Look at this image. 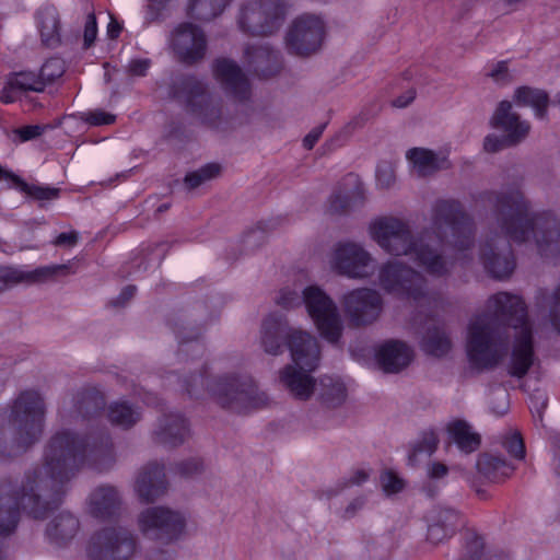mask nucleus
I'll use <instances>...</instances> for the list:
<instances>
[{"label":"nucleus","mask_w":560,"mask_h":560,"mask_svg":"<svg viewBox=\"0 0 560 560\" xmlns=\"http://www.w3.org/2000/svg\"><path fill=\"white\" fill-rule=\"evenodd\" d=\"M115 462L114 444L106 431L84 436L67 429L56 432L45 446L42 465L27 470L21 483L1 485L0 535L15 530L22 510L33 518H45L60 504L67 485L84 466L105 471Z\"/></svg>","instance_id":"1"},{"label":"nucleus","mask_w":560,"mask_h":560,"mask_svg":"<svg viewBox=\"0 0 560 560\" xmlns=\"http://www.w3.org/2000/svg\"><path fill=\"white\" fill-rule=\"evenodd\" d=\"M369 235L386 254L407 256L428 275L442 278L451 273L454 261L444 245L465 252L474 244L472 219L455 200H439L432 208L431 225L415 235L409 223L393 215L377 217L368 228Z\"/></svg>","instance_id":"2"},{"label":"nucleus","mask_w":560,"mask_h":560,"mask_svg":"<svg viewBox=\"0 0 560 560\" xmlns=\"http://www.w3.org/2000/svg\"><path fill=\"white\" fill-rule=\"evenodd\" d=\"M511 336L514 343L509 373L523 377L534 361L532 326L521 296L499 292L489 298L487 311L474 316L467 327L466 354L478 372L497 368L508 355Z\"/></svg>","instance_id":"3"},{"label":"nucleus","mask_w":560,"mask_h":560,"mask_svg":"<svg viewBox=\"0 0 560 560\" xmlns=\"http://www.w3.org/2000/svg\"><path fill=\"white\" fill-rule=\"evenodd\" d=\"M480 200L492 208V222L479 246V259L485 271L495 280H508L516 261L511 241L525 244L549 238L557 215L551 211L533 212L530 201L518 188L485 191Z\"/></svg>","instance_id":"4"},{"label":"nucleus","mask_w":560,"mask_h":560,"mask_svg":"<svg viewBox=\"0 0 560 560\" xmlns=\"http://www.w3.org/2000/svg\"><path fill=\"white\" fill-rule=\"evenodd\" d=\"M175 334L179 345L178 360L188 362L191 354V362L195 364L194 372L180 383L182 389L189 397L199 398L207 392L218 405L234 412H245L267 404V395L259 390L249 375L225 374L210 377L206 363H195L205 353V346L198 339L199 329L190 328L186 331L184 327L176 329Z\"/></svg>","instance_id":"5"},{"label":"nucleus","mask_w":560,"mask_h":560,"mask_svg":"<svg viewBox=\"0 0 560 560\" xmlns=\"http://www.w3.org/2000/svg\"><path fill=\"white\" fill-rule=\"evenodd\" d=\"M259 346L269 355H280L287 346L295 369L315 371L319 365L320 349L317 339L311 334L292 328L287 317L270 313L264 318L259 331Z\"/></svg>","instance_id":"6"},{"label":"nucleus","mask_w":560,"mask_h":560,"mask_svg":"<svg viewBox=\"0 0 560 560\" xmlns=\"http://www.w3.org/2000/svg\"><path fill=\"white\" fill-rule=\"evenodd\" d=\"M377 278L385 292L410 301L417 307L433 311L443 303L441 294L428 288V279L401 260L389 259L382 264Z\"/></svg>","instance_id":"7"},{"label":"nucleus","mask_w":560,"mask_h":560,"mask_svg":"<svg viewBox=\"0 0 560 560\" xmlns=\"http://www.w3.org/2000/svg\"><path fill=\"white\" fill-rule=\"evenodd\" d=\"M46 404L33 389L21 392L11 405L9 427L18 452H25L39 441L44 432Z\"/></svg>","instance_id":"8"},{"label":"nucleus","mask_w":560,"mask_h":560,"mask_svg":"<svg viewBox=\"0 0 560 560\" xmlns=\"http://www.w3.org/2000/svg\"><path fill=\"white\" fill-rule=\"evenodd\" d=\"M312 372L287 365L280 372V382L293 397L300 400H306L312 394H315L326 408L341 406L347 398L345 383L339 377L329 375L322 376L315 383L311 376Z\"/></svg>","instance_id":"9"},{"label":"nucleus","mask_w":560,"mask_h":560,"mask_svg":"<svg viewBox=\"0 0 560 560\" xmlns=\"http://www.w3.org/2000/svg\"><path fill=\"white\" fill-rule=\"evenodd\" d=\"M173 96L186 105L197 119L210 128H220L222 122V106L213 97L207 85L194 75L178 78L172 86Z\"/></svg>","instance_id":"10"},{"label":"nucleus","mask_w":560,"mask_h":560,"mask_svg":"<svg viewBox=\"0 0 560 560\" xmlns=\"http://www.w3.org/2000/svg\"><path fill=\"white\" fill-rule=\"evenodd\" d=\"M138 526L147 539L161 545H170L185 535L187 517L179 510L155 505L140 512Z\"/></svg>","instance_id":"11"},{"label":"nucleus","mask_w":560,"mask_h":560,"mask_svg":"<svg viewBox=\"0 0 560 560\" xmlns=\"http://www.w3.org/2000/svg\"><path fill=\"white\" fill-rule=\"evenodd\" d=\"M303 301L320 336L329 343L337 345L343 332V323L336 303L318 285L306 287Z\"/></svg>","instance_id":"12"},{"label":"nucleus","mask_w":560,"mask_h":560,"mask_svg":"<svg viewBox=\"0 0 560 560\" xmlns=\"http://www.w3.org/2000/svg\"><path fill=\"white\" fill-rule=\"evenodd\" d=\"M284 15L281 0H249L241 9L238 25L244 33L268 36L280 30Z\"/></svg>","instance_id":"13"},{"label":"nucleus","mask_w":560,"mask_h":560,"mask_svg":"<svg viewBox=\"0 0 560 560\" xmlns=\"http://www.w3.org/2000/svg\"><path fill=\"white\" fill-rule=\"evenodd\" d=\"M491 124L494 128L502 130L503 136L489 135L483 141V148L489 153L501 151L504 148L516 145L522 142L530 130V125L522 120L520 115L512 112V104L502 101L497 107Z\"/></svg>","instance_id":"14"},{"label":"nucleus","mask_w":560,"mask_h":560,"mask_svg":"<svg viewBox=\"0 0 560 560\" xmlns=\"http://www.w3.org/2000/svg\"><path fill=\"white\" fill-rule=\"evenodd\" d=\"M136 550V538L124 527H105L90 539V560H129Z\"/></svg>","instance_id":"15"},{"label":"nucleus","mask_w":560,"mask_h":560,"mask_svg":"<svg viewBox=\"0 0 560 560\" xmlns=\"http://www.w3.org/2000/svg\"><path fill=\"white\" fill-rule=\"evenodd\" d=\"M330 265L341 276L363 280L375 272L376 259L362 244L348 241L336 244Z\"/></svg>","instance_id":"16"},{"label":"nucleus","mask_w":560,"mask_h":560,"mask_svg":"<svg viewBox=\"0 0 560 560\" xmlns=\"http://www.w3.org/2000/svg\"><path fill=\"white\" fill-rule=\"evenodd\" d=\"M340 302L349 325L355 328L374 324L384 310L382 294L371 288L351 290L343 294Z\"/></svg>","instance_id":"17"},{"label":"nucleus","mask_w":560,"mask_h":560,"mask_svg":"<svg viewBox=\"0 0 560 560\" xmlns=\"http://www.w3.org/2000/svg\"><path fill=\"white\" fill-rule=\"evenodd\" d=\"M324 36L325 25L319 18L310 14L299 16L293 21L285 36L288 51L295 56L307 57L320 49Z\"/></svg>","instance_id":"18"},{"label":"nucleus","mask_w":560,"mask_h":560,"mask_svg":"<svg viewBox=\"0 0 560 560\" xmlns=\"http://www.w3.org/2000/svg\"><path fill=\"white\" fill-rule=\"evenodd\" d=\"M170 44L179 61L195 65L207 52V38L203 31L192 23L179 24L171 34Z\"/></svg>","instance_id":"19"},{"label":"nucleus","mask_w":560,"mask_h":560,"mask_svg":"<svg viewBox=\"0 0 560 560\" xmlns=\"http://www.w3.org/2000/svg\"><path fill=\"white\" fill-rule=\"evenodd\" d=\"M168 489L163 464L151 462L138 472L135 491L142 502L151 503L162 498Z\"/></svg>","instance_id":"20"},{"label":"nucleus","mask_w":560,"mask_h":560,"mask_svg":"<svg viewBox=\"0 0 560 560\" xmlns=\"http://www.w3.org/2000/svg\"><path fill=\"white\" fill-rule=\"evenodd\" d=\"M189 436L187 420L180 413H164L152 431L155 444L173 448L182 445Z\"/></svg>","instance_id":"21"},{"label":"nucleus","mask_w":560,"mask_h":560,"mask_svg":"<svg viewBox=\"0 0 560 560\" xmlns=\"http://www.w3.org/2000/svg\"><path fill=\"white\" fill-rule=\"evenodd\" d=\"M213 73L224 90L235 98L243 101L249 96V82L240 66L226 58L218 59L213 63Z\"/></svg>","instance_id":"22"},{"label":"nucleus","mask_w":560,"mask_h":560,"mask_svg":"<svg viewBox=\"0 0 560 560\" xmlns=\"http://www.w3.org/2000/svg\"><path fill=\"white\" fill-rule=\"evenodd\" d=\"M376 362L385 373H398L413 359L412 349L399 340H386L376 349Z\"/></svg>","instance_id":"23"},{"label":"nucleus","mask_w":560,"mask_h":560,"mask_svg":"<svg viewBox=\"0 0 560 560\" xmlns=\"http://www.w3.org/2000/svg\"><path fill=\"white\" fill-rule=\"evenodd\" d=\"M245 56L249 70L260 78L275 77L282 69L280 51L269 45L248 46Z\"/></svg>","instance_id":"24"},{"label":"nucleus","mask_w":560,"mask_h":560,"mask_svg":"<svg viewBox=\"0 0 560 560\" xmlns=\"http://www.w3.org/2000/svg\"><path fill=\"white\" fill-rule=\"evenodd\" d=\"M67 265L40 267L34 270H24L15 267H5L0 270V293L20 283H38L55 276L59 271L67 270Z\"/></svg>","instance_id":"25"},{"label":"nucleus","mask_w":560,"mask_h":560,"mask_svg":"<svg viewBox=\"0 0 560 560\" xmlns=\"http://www.w3.org/2000/svg\"><path fill=\"white\" fill-rule=\"evenodd\" d=\"M43 81L39 74L33 71H21L12 73L0 92V101L4 104L15 102L21 94L26 92H43Z\"/></svg>","instance_id":"26"},{"label":"nucleus","mask_w":560,"mask_h":560,"mask_svg":"<svg viewBox=\"0 0 560 560\" xmlns=\"http://www.w3.org/2000/svg\"><path fill=\"white\" fill-rule=\"evenodd\" d=\"M460 525V516L457 511L450 508H441L430 517L427 538L431 544L438 545L452 537Z\"/></svg>","instance_id":"27"},{"label":"nucleus","mask_w":560,"mask_h":560,"mask_svg":"<svg viewBox=\"0 0 560 560\" xmlns=\"http://www.w3.org/2000/svg\"><path fill=\"white\" fill-rule=\"evenodd\" d=\"M90 512L94 517L108 520L115 516L120 508V495L112 486H101L90 494Z\"/></svg>","instance_id":"28"},{"label":"nucleus","mask_w":560,"mask_h":560,"mask_svg":"<svg viewBox=\"0 0 560 560\" xmlns=\"http://www.w3.org/2000/svg\"><path fill=\"white\" fill-rule=\"evenodd\" d=\"M476 467L479 475L490 482H502L515 470V467L503 456L490 452L478 456Z\"/></svg>","instance_id":"29"},{"label":"nucleus","mask_w":560,"mask_h":560,"mask_svg":"<svg viewBox=\"0 0 560 560\" xmlns=\"http://www.w3.org/2000/svg\"><path fill=\"white\" fill-rule=\"evenodd\" d=\"M406 158L411 163L413 171L420 177L432 175L433 173L447 168L450 162L445 155L435 153L424 148H412L407 151Z\"/></svg>","instance_id":"30"},{"label":"nucleus","mask_w":560,"mask_h":560,"mask_svg":"<svg viewBox=\"0 0 560 560\" xmlns=\"http://www.w3.org/2000/svg\"><path fill=\"white\" fill-rule=\"evenodd\" d=\"M37 27L42 42L47 47H56L60 43V18L54 5H44L36 13Z\"/></svg>","instance_id":"31"},{"label":"nucleus","mask_w":560,"mask_h":560,"mask_svg":"<svg viewBox=\"0 0 560 560\" xmlns=\"http://www.w3.org/2000/svg\"><path fill=\"white\" fill-rule=\"evenodd\" d=\"M78 530L79 520L69 512H61L48 523L46 534L50 541L63 546L74 538Z\"/></svg>","instance_id":"32"},{"label":"nucleus","mask_w":560,"mask_h":560,"mask_svg":"<svg viewBox=\"0 0 560 560\" xmlns=\"http://www.w3.org/2000/svg\"><path fill=\"white\" fill-rule=\"evenodd\" d=\"M104 406L105 398L95 388L82 389L73 398L74 412L83 419L95 417L103 410Z\"/></svg>","instance_id":"33"},{"label":"nucleus","mask_w":560,"mask_h":560,"mask_svg":"<svg viewBox=\"0 0 560 560\" xmlns=\"http://www.w3.org/2000/svg\"><path fill=\"white\" fill-rule=\"evenodd\" d=\"M451 439L466 454L475 452L480 445V435L471 430L464 420H455L447 427Z\"/></svg>","instance_id":"34"},{"label":"nucleus","mask_w":560,"mask_h":560,"mask_svg":"<svg viewBox=\"0 0 560 560\" xmlns=\"http://www.w3.org/2000/svg\"><path fill=\"white\" fill-rule=\"evenodd\" d=\"M0 180H9L20 191L37 199V200H51L58 197L59 189L52 187H45L38 185H30L23 180L20 176L15 175L11 171L4 170L0 165Z\"/></svg>","instance_id":"35"},{"label":"nucleus","mask_w":560,"mask_h":560,"mask_svg":"<svg viewBox=\"0 0 560 560\" xmlns=\"http://www.w3.org/2000/svg\"><path fill=\"white\" fill-rule=\"evenodd\" d=\"M107 418L113 425L127 430L140 421L141 411L127 401H115L107 408Z\"/></svg>","instance_id":"36"},{"label":"nucleus","mask_w":560,"mask_h":560,"mask_svg":"<svg viewBox=\"0 0 560 560\" xmlns=\"http://www.w3.org/2000/svg\"><path fill=\"white\" fill-rule=\"evenodd\" d=\"M422 350L433 357H443L452 348L451 339L444 328L438 325L428 327L421 340Z\"/></svg>","instance_id":"37"},{"label":"nucleus","mask_w":560,"mask_h":560,"mask_svg":"<svg viewBox=\"0 0 560 560\" xmlns=\"http://www.w3.org/2000/svg\"><path fill=\"white\" fill-rule=\"evenodd\" d=\"M514 100L517 105L533 107L537 118L544 119L546 117L549 97L545 91L521 86L515 91Z\"/></svg>","instance_id":"38"},{"label":"nucleus","mask_w":560,"mask_h":560,"mask_svg":"<svg viewBox=\"0 0 560 560\" xmlns=\"http://www.w3.org/2000/svg\"><path fill=\"white\" fill-rule=\"evenodd\" d=\"M231 0H190L189 14L200 21H210L220 15Z\"/></svg>","instance_id":"39"},{"label":"nucleus","mask_w":560,"mask_h":560,"mask_svg":"<svg viewBox=\"0 0 560 560\" xmlns=\"http://www.w3.org/2000/svg\"><path fill=\"white\" fill-rule=\"evenodd\" d=\"M221 165L218 163H208L197 171L186 174L184 184L187 189H195L205 183L217 178L221 174Z\"/></svg>","instance_id":"40"},{"label":"nucleus","mask_w":560,"mask_h":560,"mask_svg":"<svg viewBox=\"0 0 560 560\" xmlns=\"http://www.w3.org/2000/svg\"><path fill=\"white\" fill-rule=\"evenodd\" d=\"M549 238H538V253L541 257L556 259L560 257V221L557 218V225L551 228Z\"/></svg>","instance_id":"41"},{"label":"nucleus","mask_w":560,"mask_h":560,"mask_svg":"<svg viewBox=\"0 0 560 560\" xmlns=\"http://www.w3.org/2000/svg\"><path fill=\"white\" fill-rule=\"evenodd\" d=\"M439 444V439L433 432H427L423 434L422 439L411 448L408 454V464L410 466H416L419 462L418 457L421 454L427 456H431Z\"/></svg>","instance_id":"42"},{"label":"nucleus","mask_w":560,"mask_h":560,"mask_svg":"<svg viewBox=\"0 0 560 560\" xmlns=\"http://www.w3.org/2000/svg\"><path fill=\"white\" fill-rule=\"evenodd\" d=\"M540 299L549 310L552 326L560 332V283L551 292L540 291Z\"/></svg>","instance_id":"43"},{"label":"nucleus","mask_w":560,"mask_h":560,"mask_svg":"<svg viewBox=\"0 0 560 560\" xmlns=\"http://www.w3.org/2000/svg\"><path fill=\"white\" fill-rule=\"evenodd\" d=\"M358 196L359 191L335 190L328 200V211L332 214L348 212L353 206L354 197Z\"/></svg>","instance_id":"44"},{"label":"nucleus","mask_w":560,"mask_h":560,"mask_svg":"<svg viewBox=\"0 0 560 560\" xmlns=\"http://www.w3.org/2000/svg\"><path fill=\"white\" fill-rule=\"evenodd\" d=\"M370 477V471L364 468H358L353 470L349 477L343 478L340 480L336 487L329 488L326 490V494L328 498H331L334 495H337L339 492H341L343 489L352 486H361Z\"/></svg>","instance_id":"45"},{"label":"nucleus","mask_w":560,"mask_h":560,"mask_svg":"<svg viewBox=\"0 0 560 560\" xmlns=\"http://www.w3.org/2000/svg\"><path fill=\"white\" fill-rule=\"evenodd\" d=\"M362 124H363V121L359 117L354 118L352 121H350L343 129L338 131L334 137H331L329 140H327L325 142V144L323 145V149L325 150V152H332L336 149L345 145V143L350 138L352 131L355 128L361 127Z\"/></svg>","instance_id":"46"},{"label":"nucleus","mask_w":560,"mask_h":560,"mask_svg":"<svg viewBox=\"0 0 560 560\" xmlns=\"http://www.w3.org/2000/svg\"><path fill=\"white\" fill-rule=\"evenodd\" d=\"M66 71L65 62L60 58H50L42 66L39 70V78L43 81L44 88L60 78Z\"/></svg>","instance_id":"47"},{"label":"nucleus","mask_w":560,"mask_h":560,"mask_svg":"<svg viewBox=\"0 0 560 560\" xmlns=\"http://www.w3.org/2000/svg\"><path fill=\"white\" fill-rule=\"evenodd\" d=\"M205 465L201 458L199 457H190L184 460L176 463L173 467V471L175 475L180 477H194L203 471Z\"/></svg>","instance_id":"48"},{"label":"nucleus","mask_w":560,"mask_h":560,"mask_svg":"<svg viewBox=\"0 0 560 560\" xmlns=\"http://www.w3.org/2000/svg\"><path fill=\"white\" fill-rule=\"evenodd\" d=\"M380 482L387 495L396 494L405 487V481L393 470L383 471L380 476Z\"/></svg>","instance_id":"49"},{"label":"nucleus","mask_w":560,"mask_h":560,"mask_svg":"<svg viewBox=\"0 0 560 560\" xmlns=\"http://www.w3.org/2000/svg\"><path fill=\"white\" fill-rule=\"evenodd\" d=\"M276 303L285 310L299 307L304 304L303 292L300 294L298 291L289 288L282 289L276 298Z\"/></svg>","instance_id":"50"},{"label":"nucleus","mask_w":560,"mask_h":560,"mask_svg":"<svg viewBox=\"0 0 560 560\" xmlns=\"http://www.w3.org/2000/svg\"><path fill=\"white\" fill-rule=\"evenodd\" d=\"M483 540L481 537L470 534L467 537V545L464 556L460 560H485L483 559Z\"/></svg>","instance_id":"51"},{"label":"nucleus","mask_w":560,"mask_h":560,"mask_svg":"<svg viewBox=\"0 0 560 560\" xmlns=\"http://www.w3.org/2000/svg\"><path fill=\"white\" fill-rule=\"evenodd\" d=\"M503 447L511 456L517 459H523L525 456L524 442L520 433L514 432L506 436L502 442Z\"/></svg>","instance_id":"52"},{"label":"nucleus","mask_w":560,"mask_h":560,"mask_svg":"<svg viewBox=\"0 0 560 560\" xmlns=\"http://www.w3.org/2000/svg\"><path fill=\"white\" fill-rule=\"evenodd\" d=\"M48 125H27L13 130L19 138V142H26L38 138L48 128Z\"/></svg>","instance_id":"53"},{"label":"nucleus","mask_w":560,"mask_h":560,"mask_svg":"<svg viewBox=\"0 0 560 560\" xmlns=\"http://www.w3.org/2000/svg\"><path fill=\"white\" fill-rule=\"evenodd\" d=\"M83 119L91 126H104L113 124L116 117L102 109H96L85 113Z\"/></svg>","instance_id":"54"},{"label":"nucleus","mask_w":560,"mask_h":560,"mask_svg":"<svg viewBox=\"0 0 560 560\" xmlns=\"http://www.w3.org/2000/svg\"><path fill=\"white\" fill-rule=\"evenodd\" d=\"M395 173L393 167L387 164L383 163L380 164L376 168V180L377 185L382 188H389L395 183Z\"/></svg>","instance_id":"55"},{"label":"nucleus","mask_w":560,"mask_h":560,"mask_svg":"<svg viewBox=\"0 0 560 560\" xmlns=\"http://www.w3.org/2000/svg\"><path fill=\"white\" fill-rule=\"evenodd\" d=\"M487 75L495 83L504 84L510 81V73L506 61H499L489 69Z\"/></svg>","instance_id":"56"},{"label":"nucleus","mask_w":560,"mask_h":560,"mask_svg":"<svg viewBox=\"0 0 560 560\" xmlns=\"http://www.w3.org/2000/svg\"><path fill=\"white\" fill-rule=\"evenodd\" d=\"M150 67L151 60L148 58L132 59L128 63L127 71L132 77H145Z\"/></svg>","instance_id":"57"},{"label":"nucleus","mask_w":560,"mask_h":560,"mask_svg":"<svg viewBox=\"0 0 560 560\" xmlns=\"http://www.w3.org/2000/svg\"><path fill=\"white\" fill-rule=\"evenodd\" d=\"M97 35V22L94 13H90L85 21L84 26V44L85 46H91Z\"/></svg>","instance_id":"58"},{"label":"nucleus","mask_w":560,"mask_h":560,"mask_svg":"<svg viewBox=\"0 0 560 560\" xmlns=\"http://www.w3.org/2000/svg\"><path fill=\"white\" fill-rule=\"evenodd\" d=\"M164 9L165 2L163 0H150L147 5L145 20L150 23L158 21Z\"/></svg>","instance_id":"59"},{"label":"nucleus","mask_w":560,"mask_h":560,"mask_svg":"<svg viewBox=\"0 0 560 560\" xmlns=\"http://www.w3.org/2000/svg\"><path fill=\"white\" fill-rule=\"evenodd\" d=\"M326 128V122L313 128L303 139V145L305 149L311 150L314 148L320 136Z\"/></svg>","instance_id":"60"},{"label":"nucleus","mask_w":560,"mask_h":560,"mask_svg":"<svg viewBox=\"0 0 560 560\" xmlns=\"http://www.w3.org/2000/svg\"><path fill=\"white\" fill-rule=\"evenodd\" d=\"M78 233L72 231L69 233H60L56 240L54 241V244L56 246H67L72 247L78 243Z\"/></svg>","instance_id":"61"},{"label":"nucleus","mask_w":560,"mask_h":560,"mask_svg":"<svg viewBox=\"0 0 560 560\" xmlns=\"http://www.w3.org/2000/svg\"><path fill=\"white\" fill-rule=\"evenodd\" d=\"M448 468L445 464L440 462H433L428 467V476L431 479H440L447 475Z\"/></svg>","instance_id":"62"},{"label":"nucleus","mask_w":560,"mask_h":560,"mask_svg":"<svg viewBox=\"0 0 560 560\" xmlns=\"http://www.w3.org/2000/svg\"><path fill=\"white\" fill-rule=\"evenodd\" d=\"M137 288L135 285H127L122 289L116 300L113 301L115 306H122L129 302L136 294Z\"/></svg>","instance_id":"63"},{"label":"nucleus","mask_w":560,"mask_h":560,"mask_svg":"<svg viewBox=\"0 0 560 560\" xmlns=\"http://www.w3.org/2000/svg\"><path fill=\"white\" fill-rule=\"evenodd\" d=\"M416 97L415 90H408L404 94L399 95L395 100H393L392 104L394 107L404 108L407 107Z\"/></svg>","instance_id":"64"}]
</instances>
